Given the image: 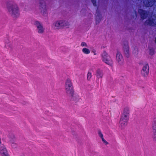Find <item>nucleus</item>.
Returning a JSON list of instances; mask_svg holds the SVG:
<instances>
[{
	"mask_svg": "<svg viewBox=\"0 0 156 156\" xmlns=\"http://www.w3.org/2000/svg\"><path fill=\"white\" fill-rule=\"evenodd\" d=\"M56 29H58L64 27H67L69 23L67 22L64 20H60L56 22L55 24Z\"/></svg>",
	"mask_w": 156,
	"mask_h": 156,
	"instance_id": "obj_4",
	"label": "nucleus"
},
{
	"mask_svg": "<svg viewBox=\"0 0 156 156\" xmlns=\"http://www.w3.org/2000/svg\"><path fill=\"white\" fill-rule=\"evenodd\" d=\"M156 2V0H144L143 3L146 7H152Z\"/></svg>",
	"mask_w": 156,
	"mask_h": 156,
	"instance_id": "obj_8",
	"label": "nucleus"
},
{
	"mask_svg": "<svg viewBox=\"0 0 156 156\" xmlns=\"http://www.w3.org/2000/svg\"><path fill=\"white\" fill-rule=\"evenodd\" d=\"M102 61L106 64L112 66L113 64V62L111 57L108 55L105 51H104L102 54Z\"/></svg>",
	"mask_w": 156,
	"mask_h": 156,
	"instance_id": "obj_3",
	"label": "nucleus"
},
{
	"mask_svg": "<svg viewBox=\"0 0 156 156\" xmlns=\"http://www.w3.org/2000/svg\"><path fill=\"white\" fill-rule=\"evenodd\" d=\"M92 2L93 5L94 6H96V0H91Z\"/></svg>",
	"mask_w": 156,
	"mask_h": 156,
	"instance_id": "obj_27",
	"label": "nucleus"
},
{
	"mask_svg": "<svg viewBox=\"0 0 156 156\" xmlns=\"http://www.w3.org/2000/svg\"><path fill=\"white\" fill-rule=\"evenodd\" d=\"M101 139L104 143L106 145L108 144V143L104 139V138Z\"/></svg>",
	"mask_w": 156,
	"mask_h": 156,
	"instance_id": "obj_29",
	"label": "nucleus"
},
{
	"mask_svg": "<svg viewBox=\"0 0 156 156\" xmlns=\"http://www.w3.org/2000/svg\"><path fill=\"white\" fill-rule=\"evenodd\" d=\"M81 46L82 47H84V46L87 47V45L86 43L85 42H83L81 43Z\"/></svg>",
	"mask_w": 156,
	"mask_h": 156,
	"instance_id": "obj_28",
	"label": "nucleus"
},
{
	"mask_svg": "<svg viewBox=\"0 0 156 156\" xmlns=\"http://www.w3.org/2000/svg\"><path fill=\"white\" fill-rule=\"evenodd\" d=\"M128 121V120L120 119L119 123L122 129L124 128L126 126Z\"/></svg>",
	"mask_w": 156,
	"mask_h": 156,
	"instance_id": "obj_15",
	"label": "nucleus"
},
{
	"mask_svg": "<svg viewBox=\"0 0 156 156\" xmlns=\"http://www.w3.org/2000/svg\"><path fill=\"white\" fill-rule=\"evenodd\" d=\"M153 138L154 139L156 140V129L153 130Z\"/></svg>",
	"mask_w": 156,
	"mask_h": 156,
	"instance_id": "obj_25",
	"label": "nucleus"
},
{
	"mask_svg": "<svg viewBox=\"0 0 156 156\" xmlns=\"http://www.w3.org/2000/svg\"><path fill=\"white\" fill-rule=\"evenodd\" d=\"M40 7L41 8L40 9H41V12L44 14L46 11V5L45 2L43 0H40Z\"/></svg>",
	"mask_w": 156,
	"mask_h": 156,
	"instance_id": "obj_13",
	"label": "nucleus"
},
{
	"mask_svg": "<svg viewBox=\"0 0 156 156\" xmlns=\"http://www.w3.org/2000/svg\"><path fill=\"white\" fill-rule=\"evenodd\" d=\"M134 12L135 13V14L136 15V14H137V12H136V10H134Z\"/></svg>",
	"mask_w": 156,
	"mask_h": 156,
	"instance_id": "obj_30",
	"label": "nucleus"
},
{
	"mask_svg": "<svg viewBox=\"0 0 156 156\" xmlns=\"http://www.w3.org/2000/svg\"><path fill=\"white\" fill-rule=\"evenodd\" d=\"M34 25L37 27L38 33L42 34L44 32V29L43 28L42 24L36 21L34 22Z\"/></svg>",
	"mask_w": 156,
	"mask_h": 156,
	"instance_id": "obj_6",
	"label": "nucleus"
},
{
	"mask_svg": "<svg viewBox=\"0 0 156 156\" xmlns=\"http://www.w3.org/2000/svg\"><path fill=\"white\" fill-rule=\"evenodd\" d=\"M155 19L149 18L144 22V24L145 26H154L156 25V22L155 23Z\"/></svg>",
	"mask_w": 156,
	"mask_h": 156,
	"instance_id": "obj_10",
	"label": "nucleus"
},
{
	"mask_svg": "<svg viewBox=\"0 0 156 156\" xmlns=\"http://www.w3.org/2000/svg\"><path fill=\"white\" fill-rule=\"evenodd\" d=\"M87 79L90 80L92 77V74L91 73L88 72L87 75Z\"/></svg>",
	"mask_w": 156,
	"mask_h": 156,
	"instance_id": "obj_23",
	"label": "nucleus"
},
{
	"mask_svg": "<svg viewBox=\"0 0 156 156\" xmlns=\"http://www.w3.org/2000/svg\"><path fill=\"white\" fill-rule=\"evenodd\" d=\"M152 128L153 130L156 129V119H154L152 123Z\"/></svg>",
	"mask_w": 156,
	"mask_h": 156,
	"instance_id": "obj_21",
	"label": "nucleus"
},
{
	"mask_svg": "<svg viewBox=\"0 0 156 156\" xmlns=\"http://www.w3.org/2000/svg\"><path fill=\"white\" fill-rule=\"evenodd\" d=\"M122 114L129 117V108L128 107L125 108Z\"/></svg>",
	"mask_w": 156,
	"mask_h": 156,
	"instance_id": "obj_16",
	"label": "nucleus"
},
{
	"mask_svg": "<svg viewBox=\"0 0 156 156\" xmlns=\"http://www.w3.org/2000/svg\"><path fill=\"white\" fill-rule=\"evenodd\" d=\"M138 12L139 13L141 19L144 20L146 19L147 16V12L142 9H139Z\"/></svg>",
	"mask_w": 156,
	"mask_h": 156,
	"instance_id": "obj_11",
	"label": "nucleus"
},
{
	"mask_svg": "<svg viewBox=\"0 0 156 156\" xmlns=\"http://www.w3.org/2000/svg\"><path fill=\"white\" fill-rule=\"evenodd\" d=\"M71 97V100L75 101V102H78L79 100V97L78 96H74V93L73 96H69Z\"/></svg>",
	"mask_w": 156,
	"mask_h": 156,
	"instance_id": "obj_18",
	"label": "nucleus"
},
{
	"mask_svg": "<svg viewBox=\"0 0 156 156\" xmlns=\"http://www.w3.org/2000/svg\"><path fill=\"white\" fill-rule=\"evenodd\" d=\"M10 144L11 145L13 148H15L17 146L16 144L14 143V142L12 140H10L9 141Z\"/></svg>",
	"mask_w": 156,
	"mask_h": 156,
	"instance_id": "obj_20",
	"label": "nucleus"
},
{
	"mask_svg": "<svg viewBox=\"0 0 156 156\" xmlns=\"http://www.w3.org/2000/svg\"><path fill=\"white\" fill-rule=\"evenodd\" d=\"M98 133L99 135V136L100 137L101 139L104 138L103 134L101 133V131L100 130H98Z\"/></svg>",
	"mask_w": 156,
	"mask_h": 156,
	"instance_id": "obj_24",
	"label": "nucleus"
},
{
	"mask_svg": "<svg viewBox=\"0 0 156 156\" xmlns=\"http://www.w3.org/2000/svg\"><path fill=\"white\" fill-rule=\"evenodd\" d=\"M129 119V117L125 115H124L122 114L121 115V117L120 119H123L124 120H128Z\"/></svg>",
	"mask_w": 156,
	"mask_h": 156,
	"instance_id": "obj_19",
	"label": "nucleus"
},
{
	"mask_svg": "<svg viewBox=\"0 0 156 156\" xmlns=\"http://www.w3.org/2000/svg\"><path fill=\"white\" fill-rule=\"evenodd\" d=\"M65 87L66 92L67 95L69 96H73L74 90L71 80L69 79H67Z\"/></svg>",
	"mask_w": 156,
	"mask_h": 156,
	"instance_id": "obj_1",
	"label": "nucleus"
},
{
	"mask_svg": "<svg viewBox=\"0 0 156 156\" xmlns=\"http://www.w3.org/2000/svg\"><path fill=\"white\" fill-rule=\"evenodd\" d=\"M97 16L96 18V24L99 23L100 21L101 20L102 18L101 14H100L99 11L98 10V9L96 10Z\"/></svg>",
	"mask_w": 156,
	"mask_h": 156,
	"instance_id": "obj_14",
	"label": "nucleus"
},
{
	"mask_svg": "<svg viewBox=\"0 0 156 156\" xmlns=\"http://www.w3.org/2000/svg\"><path fill=\"white\" fill-rule=\"evenodd\" d=\"M0 154L1 156H9L10 155L6 147L3 144L0 147Z\"/></svg>",
	"mask_w": 156,
	"mask_h": 156,
	"instance_id": "obj_5",
	"label": "nucleus"
},
{
	"mask_svg": "<svg viewBox=\"0 0 156 156\" xmlns=\"http://www.w3.org/2000/svg\"><path fill=\"white\" fill-rule=\"evenodd\" d=\"M9 156H10V155Z\"/></svg>",
	"mask_w": 156,
	"mask_h": 156,
	"instance_id": "obj_31",
	"label": "nucleus"
},
{
	"mask_svg": "<svg viewBox=\"0 0 156 156\" xmlns=\"http://www.w3.org/2000/svg\"><path fill=\"white\" fill-rule=\"evenodd\" d=\"M149 72V67L147 64L144 66L141 71V73L142 76L144 77L147 76Z\"/></svg>",
	"mask_w": 156,
	"mask_h": 156,
	"instance_id": "obj_9",
	"label": "nucleus"
},
{
	"mask_svg": "<svg viewBox=\"0 0 156 156\" xmlns=\"http://www.w3.org/2000/svg\"><path fill=\"white\" fill-rule=\"evenodd\" d=\"M10 4L9 3L7 4V8L9 12H11L12 16L17 17L19 16V10L17 5H12L10 6Z\"/></svg>",
	"mask_w": 156,
	"mask_h": 156,
	"instance_id": "obj_2",
	"label": "nucleus"
},
{
	"mask_svg": "<svg viewBox=\"0 0 156 156\" xmlns=\"http://www.w3.org/2000/svg\"><path fill=\"white\" fill-rule=\"evenodd\" d=\"M154 54V50L153 48L150 49L149 54L150 55H152Z\"/></svg>",
	"mask_w": 156,
	"mask_h": 156,
	"instance_id": "obj_26",
	"label": "nucleus"
},
{
	"mask_svg": "<svg viewBox=\"0 0 156 156\" xmlns=\"http://www.w3.org/2000/svg\"><path fill=\"white\" fill-rule=\"evenodd\" d=\"M83 52L86 54H88L90 53V50L86 48H83L82 49Z\"/></svg>",
	"mask_w": 156,
	"mask_h": 156,
	"instance_id": "obj_22",
	"label": "nucleus"
},
{
	"mask_svg": "<svg viewBox=\"0 0 156 156\" xmlns=\"http://www.w3.org/2000/svg\"><path fill=\"white\" fill-rule=\"evenodd\" d=\"M116 59L119 64H122L123 62L124 59L122 55L119 51L117 52L116 55Z\"/></svg>",
	"mask_w": 156,
	"mask_h": 156,
	"instance_id": "obj_12",
	"label": "nucleus"
},
{
	"mask_svg": "<svg viewBox=\"0 0 156 156\" xmlns=\"http://www.w3.org/2000/svg\"><path fill=\"white\" fill-rule=\"evenodd\" d=\"M96 76L98 78H102L103 76V73L102 71L98 69L96 71Z\"/></svg>",
	"mask_w": 156,
	"mask_h": 156,
	"instance_id": "obj_17",
	"label": "nucleus"
},
{
	"mask_svg": "<svg viewBox=\"0 0 156 156\" xmlns=\"http://www.w3.org/2000/svg\"><path fill=\"white\" fill-rule=\"evenodd\" d=\"M123 48L125 55L126 57L128 58L129 56L128 42L125 41L123 42Z\"/></svg>",
	"mask_w": 156,
	"mask_h": 156,
	"instance_id": "obj_7",
	"label": "nucleus"
}]
</instances>
